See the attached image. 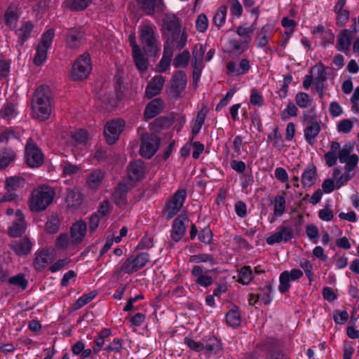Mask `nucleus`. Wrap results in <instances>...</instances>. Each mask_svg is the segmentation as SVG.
I'll return each mask as SVG.
<instances>
[{"mask_svg":"<svg viewBox=\"0 0 359 359\" xmlns=\"http://www.w3.org/2000/svg\"><path fill=\"white\" fill-rule=\"evenodd\" d=\"M55 108V95L47 85L36 88L31 101V109L34 118L44 121L48 120Z\"/></svg>","mask_w":359,"mask_h":359,"instance_id":"1","label":"nucleus"},{"mask_svg":"<svg viewBox=\"0 0 359 359\" xmlns=\"http://www.w3.org/2000/svg\"><path fill=\"white\" fill-rule=\"evenodd\" d=\"M55 196V190L48 185H41L34 189L29 199V206L33 212H40L47 208Z\"/></svg>","mask_w":359,"mask_h":359,"instance_id":"2","label":"nucleus"},{"mask_svg":"<svg viewBox=\"0 0 359 359\" xmlns=\"http://www.w3.org/2000/svg\"><path fill=\"white\" fill-rule=\"evenodd\" d=\"M157 29L151 22H145L140 26V39L144 50L148 53H156L159 50Z\"/></svg>","mask_w":359,"mask_h":359,"instance_id":"3","label":"nucleus"},{"mask_svg":"<svg viewBox=\"0 0 359 359\" xmlns=\"http://www.w3.org/2000/svg\"><path fill=\"white\" fill-rule=\"evenodd\" d=\"M54 36L55 30L53 29H48L41 35L33 59V62L36 66H41L46 62L48 50L52 45Z\"/></svg>","mask_w":359,"mask_h":359,"instance_id":"4","label":"nucleus"},{"mask_svg":"<svg viewBox=\"0 0 359 359\" xmlns=\"http://www.w3.org/2000/svg\"><path fill=\"white\" fill-rule=\"evenodd\" d=\"M187 191L184 189H179L165 202L163 212L166 219H172L182 208L187 198Z\"/></svg>","mask_w":359,"mask_h":359,"instance_id":"5","label":"nucleus"},{"mask_svg":"<svg viewBox=\"0 0 359 359\" xmlns=\"http://www.w3.org/2000/svg\"><path fill=\"white\" fill-rule=\"evenodd\" d=\"M303 122L305 125L304 128V136L306 142L311 146L316 142V138L321 131L320 121L316 115H304Z\"/></svg>","mask_w":359,"mask_h":359,"instance_id":"6","label":"nucleus"},{"mask_svg":"<svg viewBox=\"0 0 359 359\" xmlns=\"http://www.w3.org/2000/svg\"><path fill=\"white\" fill-rule=\"evenodd\" d=\"M92 69L89 53H85L75 61L71 73L72 79L74 81L86 79Z\"/></svg>","mask_w":359,"mask_h":359,"instance_id":"7","label":"nucleus"},{"mask_svg":"<svg viewBox=\"0 0 359 359\" xmlns=\"http://www.w3.org/2000/svg\"><path fill=\"white\" fill-rule=\"evenodd\" d=\"M140 141V155L151 158L158 150L161 139L156 135L145 133L141 135Z\"/></svg>","mask_w":359,"mask_h":359,"instance_id":"8","label":"nucleus"},{"mask_svg":"<svg viewBox=\"0 0 359 359\" xmlns=\"http://www.w3.org/2000/svg\"><path fill=\"white\" fill-rule=\"evenodd\" d=\"M25 159L30 168H38L43 163V154L32 138H29L27 141Z\"/></svg>","mask_w":359,"mask_h":359,"instance_id":"9","label":"nucleus"},{"mask_svg":"<svg viewBox=\"0 0 359 359\" xmlns=\"http://www.w3.org/2000/svg\"><path fill=\"white\" fill-rule=\"evenodd\" d=\"M163 34L172 43L179 38L181 32V26L177 18L172 14H166L163 18Z\"/></svg>","mask_w":359,"mask_h":359,"instance_id":"10","label":"nucleus"},{"mask_svg":"<svg viewBox=\"0 0 359 359\" xmlns=\"http://www.w3.org/2000/svg\"><path fill=\"white\" fill-rule=\"evenodd\" d=\"M275 34V22L269 21L257 32L255 36L256 46L258 48H266V50L272 51V48L268 47L270 40Z\"/></svg>","mask_w":359,"mask_h":359,"instance_id":"11","label":"nucleus"},{"mask_svg":"<svg viewBox=\"0 0 359 359\" xmlns=\"http://www.w3.org/2000/svg\"><path fill=\"white\" fill-rule=\"evenodd\" d=\"M352 151L353 146L351 144H345L337 151L339 162L345 163L344 169L347 171L354 170L358 163V156L356 154H351Z\"/></svg>","mask_w":359,"mask_h":359,"instance_id":"12","label":"nucleus"},{"mask_svg":"<svg viewBox=\"0 0 359 359\" xmlns=\"http://www.w3.org/2000/svg\"><path fill=\"white\" fill-rule=\"evenodd\" d=\"M125 127V121L122 119L113 120L107 123L104 127V136L108 144H112L118 139Z\"/></svg>","mask_w":359,"mask_h":359,"instance_id":"13","label":"nucleus"},{"mask_svg":"<svg viewBox=\"0 0 359 359\" xmlns=\"http://www.w3.org/2000/svg\"><path fill=\"white\" fill-rule=\"evenodd\" d=\"M294 231L290 226H280L277 228L275 233L266 238L267 244L272 245L275 243L281 242H287L293 238Z\"/></svg>","mask_w":359,"mask_h":359,"instance_id":"14","label":"nucleus"},{"mask_svg":"<svg viewBox=\"0 0 359 359\" xmlns=\"http://www.w3.org/2000/svg\"><path fill=\"white\" fill-rule=\"evenodd\" d=\"M15 215L16 219L8 229V235L12 238H18L25 232L27 224L25 217L21 210H17Z\"/></svg>","mask_w":359,"mask_h":359,"instance_id":"15","label":"nucleus"},{"mask_svg":"<svg viewBox=\"0 0 359 359\" xmlns=\"http://www.w3.org/2000/svg\"><path fill=\"white\" fill-rule=\"evenodd\" d=\"M188 221L185 215H180L173 221L170 229V238L175 243L179 242L186 233V222Z\"/></svg>","mask_w":359,"mask_h":359,"instance_id":"16","label":"nucleus"},{"mask_svg":"<svg viewBox=\"0 0 359 359\" xmlns=\"http://www.w3.org/2000/svg\"><path fill=\"white\" fill-rule=\"evenodd\" d=\"M34 28V25L32 22L23 21L18 28L13 29L18 38L16 47H22L31 38Z\"/></svg>","mask_w":359,"mask_h":359,"instance_id":"17","label":"nucleus"},{"mask_svg":"<svg viewBox=\"0 0 359 359\" xmlns=\"http://www.w3.org/2000/svg\"><path fill=\"white\" fill-rule=\"evenodd\" d=\"M303 276L302 271H283L280 273L278 290L281 294L286 293L291 287L290 282L295 281Z\"/></svg>","mask_w":359,"mask_h":359,"instance_id":"18","label":"nucleus"},{"mask_svg":"<svg viewBox=\"0 0 359 359\" xmlns=\"http://www.w3.org/2000/svg\"><path fill=\"white\" fill-rule=\"evenodd\" d=\"M187 77L184 71L179 70L174 73L171 79L170 89L175 97H180L187 86Z\"/></svg>","mask_w":359,"mask_h":359,"instance_id":"19","label":"nucleus"},{"mask_svg":"<svg viewBox=\"0 0 359 359\" xmlns=\"http://www.w3.org/2000/svg\"><path fill=\"white\" fill-rule=\"evenodd\" d=\"M145 164L142 161L137 160L131 162L127 169L129 181L135 183L142 180L145 175Z\"/></svg>","mask_w":359,"mask_h":359,"instance_id":"20","label":"nucleus"},{"mask_svg":"<svg viewBox=\"0 0 359 359\" xmlns=\"http://www.w3.org/2000/svg\"><path fill=\"white\" fill-rule=\"evenodd\" d=\"M251 68L250 60L247 58H242L236 66L233 61H229L226 65V72L229 75L241 76L246 74Z\"/></svg>","mask_w":359,"mask_h":359,"instance_id":"21","label":"nucleus"},{"mask_svg":"<svg viewBox=\"0 0 359 359\" xmlns=\"http://www.w3.org/2000/svg\"><path fill=\"white\" fill-rule=\"evenodd\" d=\"M164 101L161 98L151 100L145 107L144 110V118L145 121L154 118L159 115L164 108Z\"/></svg>","mask_w":359,"mask_h":359,"instance_id":"22","label":"nucleus"},{"mask_svg":"<svg viewBox=\"0 0 359 359\" xmlns=\"http://www.w3.org/2000/svg\"><path fill=\"white\" fill-rule=\"evenodd\" d=\"M33 245L34 243L27 237H24L11 242L10 248L16 255L25 257L30 253Z\"/></svg>","mask_w":359,"mask_h":359,"instance_id":"23","label":"nucleus"},{"mask_svg":"<svg viewBox=\"0 0 359 359\" xmlns=\"http://www.w3.org/2000/svg\"><path fill=\"white\" fill-rule=\"evenodd\" d=\"M165 77L162 75L154 76L148 83L145 89V96L151 99L158 95L164 86Z\"/></svg>","mask_w":359,"mask_h":359,"instance_id":"24","label":"nucleus"},{"mask_svg":"<svg viewBox=\"0 0 359 359\" xmlns=\"http://www.w3.org/2000/svg\"><path fill=\"white\" fill-rule=\"evenodd\" d=\"M86 224L80 220L77 221L70 228V238L74 247L77 246L83 240L86 233Z\"/></svg>","mask_w":359,"mask_h":359,"instance_id":"25","label":"nucleus"},{"mask_svg":"<svg viewBox=\"0 0 359 359\" xmlns=\"http://www.w3.org/2000/svg\"><path fill=\"white\" fill-rule=\"evenodd\" d=\"M149 261V255L147 252H141L136 257H130L123 263L121 269H135L145 266Z\"/></svg>","mask_w":359,"mask_h":359,"instance_id":"26","label":"nucleus"},{"mask_svg":"<svg viewBox=\"0 0 359 359\" xmlns=\"http://www.w3.org/2000/svg\"><path fill=\"white\" fill-rule=\"evenodd\" d=\"M54 259V253L52 250L45 248L37 250L35 252V259L34 266L37 268H45L48 264Z\"/></svg>","mask_w":359,"mask_h":359,"instance_id":"27","label":"nucleus"},{"mask_svg":"<svg viewBox=\"0 0 359 359\" xmlns=\"http://www.w3.org/2000/svg\"><path fill=\"white\" fill-rule=\"evenodd\" d=\"M250 47V43L241 39L229 38L226 43V51L229 53L241 55Z\"/></svg>","mask_w":359,"mask_h":359,"instance_id":"28","label":"nucleus"},{"mask_svg":"<svg viewBox=\"0 0 359 359\" xmlns=\"http://www.w3.org/2000/svg\"><path fill=\"white\" fill-rule=\"evenodd\" d=\"M351 32L348 29H342L337 35L335 48L337 50L347 54L351 45Z\"/></svg>","mask_w":359,"mask_h":359,"instance_id":"29","label":"nucleus"},{"mask_svg":"<svg viewBox=\"0 0 359 359\" xmlns=\"http://www.w3.org/2000/svg\"><path fill=\"white\" fill-rule=\"evenodd\" d=\"M105 173L100 169H95L92 170L87 176L86 184L88 189L91 190L97 189L104 178Z\"/></svg>","mask_w":359,"mask_h":359,"instance_id":"30","label":"nucleus"},{"mask_svg":"<svg viewBox=\"0 0 359 359\" xmlns=\"http://www.w3.org/2000/svg\"><path fill=\"white\" fill-rule=\"evenodd\" d=\"M302 184L304 187H311L317 180V168L313 164L306 166L302 174Z\"/></svg>","mask_w":359,"mask_h":359,"instance_id":"31","label":"nucleus"},{"mask_svg":"<svg viewBox=\"0 0 359 359\" xmlns=\"http://www.w3.org/2000/svg\"><path fill=\"white\" fill-rule=\"evenodd\" d=\"M128 191V185L124 182L118 184L113 193L114 202L119 207L127 204V193Z\"/></svg>","mask_w":359,"mask_h":359,"instance_id":"32","label":"nucleus"},{"mask_svg":"<svg viewBox=\"0 0 359 359\" xmlns=\"http://www.w3.org/2000/svg\"><path fill=\"white\" fill-rule=\"evenodd\" d=\"M211 271H191L192 276L196 278L194 280L195 283L204 287H208L211 285L217 276L216 274L213 277L208 273V272Z\"/></svg>","mask_w":359,"mask_h":359,"instance_id":"33","label":"nucleus"},{"mask_svg":"<svg viewBox=\"0 0 359 359\" xmlns=\"http://www.w3.org/2000/svg\"><path fill=\"white\" fill-rule=\"evenodd\" d=\"M20 18V12L18 8L14 6H10L4 14L5 25L11 30H13Z\"/></svg>","mask_w":359,"mask_h":359,"instance_id":"34","label":"nucleus"},{"mask_svg":"<svg viewBox=\"0 0 359 359\" xmlns=\"http://www.w3.org/2000/svg\"><path fill=\"white\" fill-rule=\"evenodd\" d=\"M141 9L148 15H152L156 11L162 10V0H137Z\"/></svg>","mask_w":359,"mask_h":359,"instance_id":"35","label":"nucleus"},{"mask_svg":"<svg viewBox=\"0 0 359 359\" xmlns=\"http://www.w3.org/2000/svg\"><path fill=\"white\" fill-rule=\"evenodd\" d=\"M112 332L109 328H103L99 333L97 337L93 341V354H97L102 349L106 341H109L108 338Z\"/></svg>","mask_w":359,"mask_h":359,"instance_id":"36","label":"nucleus"},{"mask_svg":"<svg viewBox=\"0 0 359 359\" xmlns=\"http://www.w3.org/2000/svg\"><path fill=\"white\" fill-rule=\"evenodd\" d=\"M83 34L77 29H71L68 32L65 37L67 46L72 48L80 47L82 43Z\"/></svg>","mask_w":359,"mask_h":359,"instance_id":"37","label":"nucleus"},{"mask_svg":"<svg viewBox=\"0 0 359 359\" xmlns=\"http://www.w3.org/2000/svg\"><path fill=\"white\" fill-rule=\"evenodd\" d=\"M208 114L206 107H203L197 114L196 117L193 121L194 124L191 127V141L200 133L203 125L204 124L205 119Z\"/></svg>","mask_w":359,"mask_h":359,"instance_id":"38","label":"nucleus"},{"mask_svg":"<svg viewBox=\"0 0 359 359\" xmlns=\"http://www.w3.org/2000/svg\"><path fill=\"white\" fill-rule=\"evenodd\" d=\"M225 319L229 326L233 328L239 327L241 324V316L239 307L236 305H233L232 309L226 313Z\"/></svg>","mask_w":359,"mask_h":359,"instance_id":"39","label":"nucleus"},{"mask_svg":"<svg viewBox=\"0 0 359 359\" xmlns=\"http://www.w3.org/2000/svg\"><path fill=\"white\" fill-rule=\"evenodd\" d=\"M16 158V153L13 149L6 147L0 149V169L7 168Z\"/></svg>","mask_w":359,"mask_h":359,"instance_id":"40","label":"nucleus"},{"mask_svg":"<svg viewBox=\"0 0 359 359\" xmlns=\"http://www.w3.org/2000/svg\"><path fill=\"white\" fill-rule=\"evenodd\" d=\"M340 149V144L336 141H332L330 144V150L325 154L324 159L326 165L332 167L337 164L338 155L337 151Z\"/></svg>","mask_w":359,"mask_h":359,"instance_id":"41","label":"nucleus"},{"mask_svg":"<svg viewBox=\"0 0 359 359\" xmlns=\"http://www.w3.org/2000/svg\"><path fill=\"white\" fill-rule=\"evenodd\" d=\"M22 134L20 128H7L0 132V143H7L11 140L19 139Z\"/></svg>","mask_w":359,"mask_h":359,"instance_id":"42","label":"nucleus"},{"mask_svg":"<svg viewBox=\"0 0 359 359\" xmlns=\"http://www.w3.org/2000/svg\"><path fill=\"white\" fill-rule=\"evenodd\" d=\"M204 349L208 354H219L222 351V343L220 339L212 337L206 341Z\"/></svg>","mask_w":359,"mask_h":359,"instance_id":"43","label":"nucleus"},{"mask_svg":"<svg viewBox=\"0 0 359 359\" xmlns=\"http://www.w3.org/2000/svg\"><path fill=\"white\" fill-rule=\"evenodd\" d=\"M92 1L93 0H65L63 5L72 11H81L89 6Z\"/></svg>","mask_w":359,"mask_h":359,"instance_id":"44","label":"nucleus"},{"mask_svg":"<svg viewBox=\"0 0 359 359\" xmlns=\"http://www.w3.org/2000/svg\"><path fill=\"white\" fill-rule=\"evenodd\" d=\"M227 14V6L226 5H221L212 18V23L218 29L222 27L226 22Z\"/></svg>","mask_w":359,"mask_h":359,"instance_id":"45","label":"nucleus"},{"mask_svg":"<svg viewBox=\"0 0 359 359\" xmlns=\"http://www.w3.org/2000/svg\"><path fill=\"white\" fill-rule=\"evenodd\" d=\"M25 182V180L21 177H10L6 180L5 188L8 192H12L23 187Z\"/></svg>","mask_w":359,"mask_h":359,"instance_id":"46","label":"nucleus"},{"mask_svg":"<svg viewBox=\"0 0 359 359\" xmlns=\"http://www.w3.org/2000/svg\"><path fill=\"white\" fill-rule=\"evenodd\" d=\"M96 290H93L88 294H83L80 297L72 306L73 311H76L82 308L86 304L90 302L97 295Z\"/></svg>","mask_w":359,"mask_h":359,"instance_id":"47","label":"nucleus"},{"mask_svg":"<svg viewBox=\"0 0 359 359\" xmlns=\"http://www.w3.org/2000/svg\"><path fill=\"white\" fill-rule=\"evenodd\" d=\"M254 26L253 24L251 27L247 26V25H242L237 27L236 32V34L241 38V39L248 42V43H251L252 34L254 32Z\"/></svg>","mask_w":359,"mask_h":359,"instance_id":"48","label":"nucleus"},{"mask_svg":"<svg viewBox=\"0 0 359 359\" xmlns=\"http://www.w3.org/2000/svg\"><path fill=\"white\" fill-rule=\"evenodd\" d=\"M296 104L301 109H306L313 104L312 97L306 93L298 92L294 97Z\"/></svg>","mask_w":359,"mask_h":359,"instance_id":"49","label":"nucleus"},{"mask_svg":"<svg viewBox=\"0 0 359 359\" xmlns=\"http://www.w3.org/2000/svg\"><path fill=\"white\" fill-rule=\"evenodd\" d=\"M273 215L276 217L282 216L285 212L286 201L284 195L276 196L273 201Z\"/></svg>","mask_w":359,"mask_h":359,"instance_id":"50","label":"nucleus"},{"mask_svg":"<svg viewBox=\"0 0 359 359\" xmlns=\"http://www.w3.org/2000/svg\"><path fill=\"white\" fill-rule=\"evenodd\" d=\"M88 139V134L85 130L80 129L71 135L70 144L76 147L80 144H85Z\"/></svg>","mask_w":359,"mask_h":359,"instance_id":"51","label":"nucleus"},{"mask_svg":"<svg viewBox=\"0 0 359 359\" xmlns=\"http://www.w3.org/2000/svg\"><path fill=\"white\" fill-rule=\"evenodd\" d=\"M169 123V118L165 116H159L149 125V129L154 133H159Z\"/></svg>","mask_w":359,"mask_h":359,"instance_id":"52","label":"nucleus"},{"mask_svg":"<svg viewBox=\"0 0 359 359\" xmlns=\"http://www.w3.org/2000/svg\"><path fill=\"white\" fill-rule=\"evenodd\" d=\"M137 69L142 73L147 69L148 62L142 50L132 53Z\"/></svg>","mask_w":359,"mask_h":359,"instance_id":"53","label":"nucleus"},{"mask_svg":"<svg viewBox=\"0 0 359 359\" xmlns=\"http://www.w3.org/2000/svg\"><path fill=\"white\" fill-rule=\"evenodd\" d=\"M123 340L120 338H114L111 341H109V344L103 348V351L107 353L111 352L121 353L123 347Z\"/></svg>","mask_w":359,"mask_h":359,"instance_id":"54","label":"nucleus"},{"mask_svg":"<svg viewBox=\"0 0 359 359\" xmlns=\"http://www.w3.org/2000/svg\"><path fill=\"white\" fill-rule=\"evenodd\" d=\"M8 283L11 285L18 287L22 290H25L28 285V280L25 278L23 273H18L16 276L10 277Z\"/></svg>","mask_w":359,"mask_h":359,"instance_id":"55","label":"nucleus"},{"mask_svg":"<svg viewBox=\"0 0 359 359\" xmlns=\"http://www.w3.org/2000/svg\"><path fill=\"white\" fill-rule=\"evenodd\" d=\"M60 167L62 171V176L63 177L76 174L81 169L79 166L67 161L62 163Z\"/></svg>","mask_w":359,"mask_h":359,"instance_id":"56","label":"nucleus"},{"mask_svg":"<svg viewBox=\"0 0 359 359\" xmlns=\"http://www.w3.org/2000/svg\"><path fill=\"white\" fill-rule=\"evenodd\" d=\"M297 107L292 102H289L286 107L281 112V119L282 121H287L291 117L297 116Z\"/></svg>","mask_w":359,"mask_h":359,"instance_id":"57","label":"nucleus"},{"mask_svg":"<svg viewBox=\"0 0 359 359\" xmlns=\"http://www.w3.org/2000/svg\"><path fill=\"white\" fill-rule=\"evenodd\" d=\"M0 114L5 119H12L15 117L17 112L15 107L13 104L8 102L3 105Z\"/></svg>","mask_w":359,"mask_h":359,"instance_id":"58","label":"nucleus"},{"mask_svg":"<svg viewBox=\"0 0 359 359\" xmlns=\"http://www.w3.org/2000/svg\"><path fill=\"white\" fill-rule=\"evenodd\" d=\"M55 246L58 250H66L74 248L72 243V239L69 238L67 233H62L56 240Z\"/></svg>","mask_w":359,"mask_h":359,"instance_id":"59","label":"nucleus"},{"mask_svg":"<svg viewBox=\"0 0 359 359\" xmlns=\"http://www.w3.org/2000/svg\"><path fill=\"white\" fill-rule=\"evenodd\" d=\"M259 290L262 292L261 293L257 294L259 300L261 299L265 305L269 304L272 300V297L271 296L272 286L271 284L268 283L264 287H260Z\"/></svg>","mask_w":359,"mask_h":359,"instance_id":"60","label":"nucleus"},{"mask_svg":"<svg viewBox=\"0 0 359 359\" xmlns=\"http://www.w3.org/2000/svg\"><path fill=\"white\" fill-rule=\"evenodd\" d=\"M196 29L200 33H204L207 31L209 26V20L207 15L204 13H201L196 18Z\"/></svg>","mask_w":359,"mask_h":359,"instance_id":"61","label":"nucleus"},{"mask_svg":"<svg viewBox=\"0 0 359 359\" xmlns=\"http://www.w3.org/2000/svg\"><path fill=\"white\" fill-rule=\"evenodd\" d=\"M250 103L255 107H262L264 104V100L262 93L255 88L252 89L250 95Z\"/></svg>","mask_w":359,"mask_h":359,"instance_id":"62","label":"nucleus"},{"mask_svg":"<svg viewBox=\"0 0 359 359\" xmlns=\"http://www.w3.org/2000/svg\"><path fill=\"white\" fill-rule=\"evenodd\" d=\"M172 52L170 50L168 55H163L161 60L156 67V71L159 73L165 72L170 68Z\"/></svg>","mask_w":359,"mask_h":359,"instance_id":"63","label":"nucleus"},{"mask_svg":"<svg viewBox=\"0 0 359 359\" xmlns=\"http://www.w3.org/2000/svg\"><path fill=\"white\" fill-rule=\"evenodd\" d=\"M190 54L188 50H184L182 53L177 55L173 61V65L175 68L186 67L189 64Z\"/></svg>","mask_w":359,"mask_h":359,"instance_id":"64","label":"nucleus"}]
</instances>
